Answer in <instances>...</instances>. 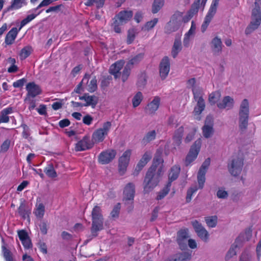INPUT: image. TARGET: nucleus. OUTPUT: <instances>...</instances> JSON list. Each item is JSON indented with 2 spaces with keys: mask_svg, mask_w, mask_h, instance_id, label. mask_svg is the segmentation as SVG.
Here are the masks:
<instances>
[{
  "mask_svg": "<svg viewBox=\"0 0 261 261\" xmlns=\"http://www.w3.org/2000/svg\"><path fill=\"white\" fill-rule=\"evenodd\" d=\"M163 163L161 155L158 153L153 158L152 164L147 171L144 179L145 185L144 187L145 193H149L155 187L160 181V174H156L155 172L156 167L160 163Z\"/></svg>",
  "mask_w": 261,
  "mask_h": 261,
  "instance_id": "f257e3e1",
  "label": "nucleus"
},
{
  "mask_svg": "<svg viewBox=\"0 0 261 261\" xmlns=\"http://www.w3.org/2000/svg\"><path fill=\"white\" fill-rule=\"evenodd\" d=\"M92 227L91 232L92 237H96L98 235V231L103 229V216L101 210L99 206L95 205L92 209Z\"/></svg>",
  "mask_w": 261,
  "mask_h": 261,
  "instance_id": "f03ea898",
  "label": "nucleus"
},
{
  "mask_svg": "<svg viewBox=\"0 0 261 261\" xmlns=\"http://www.w3.org/2000/svg\"><path fill=\"white\" fill-rule=\"evenodd\" d=\"M134 15L132 10H122L116 14L113 18L112 27L116 33L121 32V25L126 24L133 18Z\"/></svg>",
  "mask_w": 261,
  "mask_h": 261,
  "instance_id": "7ed1b4c3",
  "label": "nucleus"
},
{
  "mask_svg": "<svg viewBox=\"0 0 261 261\" xmlns=\"http://www.w3.org/2000/svg\"><path fill=\"white\" fill-rule=\"evenodd\" d=\"M249 115V103L248 99H244L240 106L239 111V126L244 131L248 126Z\"/></svg>",
  "mask_w": 261,
  "mask_h": 261,
  "instance_id": "20e7f679",
  "label": "nucleus"
},
{
  "mask_svg": "<svg viewBox=\"0 0 261 261\" xmlns=\"http://www.w3.org/2000/svg\"><path fill=\"white\" fill-rule=\"evenodd\" d=\"M244 155L242 152L235 153L232 157L230 164L228 166L230 173L234 176L239 175L242 171L244 165Z\"/></svg>",
  "mask_w": 261,
  "mask_h": 261,
  "instance_id": "39448f33",
  "label": "nucleus"
},
{
  "mask_svg": "<svg viewBox=\"0 0 261 261\" xmlns=\"http://www.w3.org/2000/svg\"><path fill=\"white\" fill-rule=\"evenodd\" d=\"M111 126L112 123L110 121L104 122L102 127L96 129L93 133L91 137L92 143L94 144L102 142L108 136Z\"/></svg>",
  "mask_w": 261,
  "mask_h": 261,
  "instance_id": "423d86ee",
  "label": "nucleus"
},
{
  "mask_svg": "<svg viewBox=\"0 0 261 261\" xmlns=\"http://www.w3.org/2000/svg\"><path fill=\"white\" fill-rule=\"evenodd\" d=\"M192 91L194 99L197 102L196 106L195 107L193 111V114L194 115L198 116L204 110L205 106V102L203 98V91L202 88L199 86L193 88Z\"/></svg>",
  "mask_w": 261,
  "mask_h": 261,
  "instance_id": "0eeeda50",
  "label": "nucleus"
},
{
  "mask_svg": "<svg viewBox=\"0 0 261 261\" xmlns=\"http://www.w3.org/2000/svg\"><path fill=\"white\" fill-rule=\"evenodd\" d=\"M261 23L260 8L254 7L251 13V21L245 29V33L249 35L257 29Z\"/></svg>",
  "mask_w": 261,
  "mask_h": 261,
  "instance_id": "6e6552de",
  "label": "nucleus"
},
{
  "mask_svg": "<svg viewBox=\"0 0 261 261\" xmlns=\"http://www.w3.org/2000/svg\"><path fill=\"white\" fill-rule=\"evenodd\" d=\"M135 193V185L132 182L127 184L124 189V197L123 201L125 205H128V211H131L133 208V202Z\"/></svg>",
  "mask_w": 261,
  "mask_h": 261,
  "instance_id": "1a4fd4ad",
  "label": "nucleus"
},
{
  "mask_svg": "<svg viewBox=\"0 0 261 261\" xmlns=\"http://www.w3.org/2000/svg\"><path fill=\"white\" fill-rule=\"evenodd\" d=\"M182 20V13L179 12H175L166 25V32L170 33L177 31L181 25Z\"/></svg>",
  "mask_w": 261,
  "mask_h": 261,
  "instance_id": "9d476101",
  "label": "nucleus"
},
{
  "mask_svg": "<svg viewBox=\"0 0 261 261\" xmlns=\"http://www.w3.org/2000/svg\"><path fill=\"white\" fill-rule=\"evenodd\" d=\"M131 150L127 149L119 158L118 161V171L121 175H123L126 171L130 161Z\"/></svg>",
  "mask_w": 261,
  "mask_h": 261,
  "instance_id": "9b49d317",
  "label": "nucleus"
},
{
  "mask_svg": "<svg viewBox=\"0 0 261 261\" xmlns=\"http://www.w3.org/2000/svg\"><path fill=\"white\" fill-rule=\"evenodd\" d=\"M116 154V151L114 149H108L103 151L98 155V162L102 165L108 164L114 160Z\"/></svg>",
  "mask_w": 261,
  "mask_h": 261,
  "instance_id": "f8f14e48",
  "label": "nucleus"
},
{
  "mask_svg": "<svg viewBox=\"0 0 261 261\" xmlns=\"http://www.w3.org/2000/svg\"><path fill=\"white\" fill-rule=\"evenodd\" d=\"M189 238V231L188 229H182L178 231L176 241L181 250L187 249V243Z\"/></svg>",
  "mask_w": 261,
  "mask_h": 261,
  "instance_id": "ddd939ff",
  "label": "nucleus"
},
{
  "mask_svg": "<svg viewBox=\"0 0 261 261\" xmlns=\"http://www.w3.org/2000/svg\"><path fill=\"white\" fill-rule=\"evenodd\" d=\"M192 225L198 237L206 242L209 238V233L203 225L197 220L193 221Z\"/></svg>",
  "mask_w": 261,
  "mask_h": 261,
  "instance_id": "4468645a",
  "label": "nucleus"
},
{
  "mask_svg": "<svg viewBox=\"0 0 261 261\" xmlns=\"http://www.w3.org/2000/svg\"><path fill=\"white\" fill-rule=\"evenodd\" d=\"M180 171V167L178 165L173 166L170 170L168 175V182L166 185V187L164 189V196L166 195L169 190L171 182L177 179Z\"/></svg>",
  "mask_w": 261,
  "mask_h": 261,
  "instance_id": "2eb2a0df",
  "label": "nucleus"
},
{
  "mask_svg": "<svg viewBox=\"0 0 261 261\" xmlns=\"http://www.w3.org/2000/svg\"><path fill=\"white\" fill-rule=\"evenodd\" d=\"M26 90L28 92L27 94L26 100L29 97H35L41 93L42 90L40 86L36 84L34 82H30L26 86Z\"/></svg>",
  "mask_w": 261,
  "mask_h": 261,
  "instance_id": "dca6fc26",
  "label": "nucleus"
},
{
  "mask_svg": "<svg viewBox=\"0 0 261 261\" xmlns=\"http://www.w3.org/2000/svg\"><path fill=\"white\" fill-rule=\"evenodd\" d=\"M151 159V155L149 152H145L137 164L134 171L133 172V175L134 176H137L139 172L142 170L143 168L146 165V164Z\"/></svg>",
  "mask_w": 261,
  "mask_h": 261,
  "instance_id": "f3484780",
  "label": "nucleus"
},
{
  "mask_svg": "<svg viewBox=\"0 0 261 261\" xmlns=\"http://www.w3.org/2000/svg\"><path fill=\"white\" fill-rule=\"evenodd\" d=\"M80 100H84L86 102L84 103L85 107L91 106L94 108L98 103V98L95 95H89L88 94H84L83 96H80Z\"/></svg>",
  "mask_w": 261,
  "mask_h": 261,
  "instance_id": "a211bd4d",
  "label": "nucleus"
},
{
  "mask_svg": "<svg viewBox=\"0 0 261 261\" xmlns=\"http://www.w3.org/2000/svg\"><path fill=\"white\" fill-rule=\"evenodd\" d=\"M19 215L24 219L29 217L31 213V210L27 204L26 201L23 199H20V205L17 210Z\"/></svg>",
  "mask_w": 261,
  "mask_h": 261,
  "instance_id": "6ab92c4d",
  "label": "nucleus"
},
{
  "mask_svg": "<svg viewBox=\"0 0 261 261\" xmlns=\"http://www.w3.org/2000/svg\"><path fill=\"white\" fill-rule=\"evenodd\" d=\"M160 98L159 96H155L153 99L149 103L145 109L146 113L152 114L158 109L160 103Z\"/></svg>",
  "mask_w": 261,
  "mask_h": 261,
  "instance_id": "aec40b11",
  "label": "nucleus"
},
{
  "mask_svg": "<svg viewBox=\"0 0 261 261\" xmlns=\"http://www.w3.org/2000/svg\"><path fill=\"white\" fill-rule=\"evenodd\" d=\"M211 47L214 55L218 56L222 51V43L220 38L216 37L213 38L211 42Z\"/></svg>",
  "mask_w": 261,
  "mask_h": 261,
  "instance_id": "412c9836",
  "label": "nucleus"
},
{
  "mask_svg": "<svg viewBox=\"0 0 261 261\" xmlns=\"http://www.w3.org/2000/svg\"><path fill=\"white\" fill-rule=\"evenodd\" d=\"M124 63V62L123 60H120L113 64L110 66L109 69L110 73L113 75L115 78L120 77L121 74L120 71L122 68Z\"/></svg>",
  "mask_w": 261,
  "mask_h": 261,
  "instance_id": "4be33fe9",
  "label": "nucleus"
},
{
  "mask_svg": "<svg viewBox=\"0 0 261 261\" xmlns=\"http://www.w3.org/2000/svg\"><path fill=\"white\" fill-rule=\"evenodd\" d=\"M233 99L229 96H226L221 101L217 103V107L220 109L230 110L233 108Z\"/></svg>",
  "mask_w": 261,
  "mask_h": 261,
  "instance_id": "5701e85b",
  "label": "nucleus"
},
{
  "mask_svg": "<svg viewBox=\"0 0 261 261\" xmlns=\"http://www.w3.org/2000/svg\"><path fill=\"white\" fill-rule=\"evenodd\" d=\"M206 1L207 0H196L192 4L191 8L189 11L188 13L190 14V15L194 16L198 12L200 7H202V9H203Z\"/></svg>",
  "mask_w": 261,
  "mask_h": 261,
  "instance_id": "b1692460",
  "label": "nucleus"
},
{
  "mask_svg": "<svg viewBox=\"0 0 261 261\" xmlns=\"http://www.w3.org/2000/svg\"><path fill=\"white\" fill-rule=\"evenodd\" d=\"M19 31L16 28L14 27L9 31L5 37V43L7 45H11L14 42Z\"/></svg>",
  "mask_w": 261,
  "mask_h": 261,
  "instance_id": "393cba45",
  "label": "nucleus"
},
{
  "mask_svg": "<svg viewBox=\"0 0 261 261\" xmlns=\"http://www.w3.org/2000/svg\"><path fill=\"white\" fill-rule=\"evenodd\" d=\"M13 112V109L11 107H8L4 109L0 113V124L2 123H8L10 121L8 115Z\"/></svg>",
  "mask_w": 261,
  "mask_h": 261,
  "instance_id": "a878e982",
  "label": "nucleus"
},
{
  "mask_svg": "<svg viewBox=\"0 0 261 261\" xmlns=\"http://www.w3.org/2000/svg\"><path fill=\"white\" fill-rule=\"evenodd\" d=\"M182 46L180 41V35H176L173 46L171 51V55L172 57L175 58L177 56L178 54L181 50Z\"/></svg>",
  "mask_w": 261,
  "mask_h": 261,
  "instance_id": "bb28decb",
  "label": "nucleus"
},
{
  "mask_svg": "<svg viewBox=\"0 0 261 261\" xmlns=\"http://www.w3.org/2000/svg\"><path fill=\"white\" fill-rule=\"evenodd\" d=\"M199 152V148H192L185 160V165H189L193 161H194L197 156Z\"/></svg>",
  "mask_w": 261,
  "mask_h": 261,
  "instance_id": "cd10ccee",
  "label": "nucleus"
},
{
  "mask_svg": "<svg viewBox=\"0 0 261 261\" xmlns=\"http://www.w3.org/2000/svg\"><path fill=\"white\" fill-rule=\"evenodd\" d=\"M252 237V230L251 228H248L245 230L244 231L241 233L238 237L236 239V243L240 245L239 243L240 240L242 239L245 242L249 241Z\"/></svg>",
  "mask_w": 261,
  "mask_h": 261,
  "instance_id": "c85d7f7f",
  "label": "nucleus"
},
{
  "mask_svg": "<svg viewBox=\"0 0 261 261\" xmlns=\"http://www.w3.org/2000/svg\"><path fill=\"white\" fill-rule=\"evenodd\" d=\"M44 172L49 178H54L58 176L52 163H49L47 164L46 166L44 169Z\"/></svg>",
  "mask_w": 261,
  "mask_h": 261,
  "instance_id": "c756f323",
  "label": "nucleus"
},
{
  "mask_svg": "<svg viewBox=\"0 0 261 261\" xmlns=\"http://www.w3.org/2000/svg\"><path fill=\"white\" fill-rule=\"evenodd\" d=\"M156 132L154 130L148 132L143 137L141 141L143 145H146L148 143L153 140L155 138Z\"/></svg>",
  "mask_w": 261,
  "mask_h": 261,
  "instance_id": "7c9ffc66",
  "label": "nucleus"
},
{
  "mask_svg": "<svg viewBox=\"0 0 261 261\" xmlns=\"http://www.w3.org/2000/svg\"><path fill=\"white\" fill-rule=\"evenodd\" d=\"M219 2V0H213L210 8L205 17L211 19L213 18L214 16L216 14Z\"/></svg>",
  "mask_w": 261,
  "mask_h": 261,
  "instance_id": "2f4dec72",
  "label": "nucleus"
},
{
  "mask_svg": "<svg viewBox=\"0 0 261 261\" xmlns=\"http://www.w3.org/2000/svg\"><path fill=\"white\" fill-rule=\"evenodd\" d=\"M239 245V244L236 243V241L234 242L226 254L225 259L226 260H229L237 254V250L239 249L237 248V246Z\"/></svg>",
  "mask_w": 261,
  "mask_h": 261,
  "instance_id": "473e14b6",
  "label": "nucleus"
},
{
  "mask_svg": "<svg viewBox=\"0 0 261 261\" xmlns=\"http://www.w3.org/2000/svg\"><path fill=\"white\" fill-rule=\"evenodd\" d=\"M137 34L136 29L134 28L129 29L127 33L126 43L127 44H132L135 40Z\"/></svg>",
  "mask_w": 261,
  "mask_h": 261,
  "instance_id": "72a5a7b5",
  "label": "nucleus"
},
{
  "mask_svg": "<svg viewBox=\"0 0 261 261\" xmlns=\"http://www.w3.org/2000/svg\"><path fill=\"white\" fill-rule=\"evenodd\" d=\"M184 133V128L183 127L181 126L179 127L175 132L174 136H173V139L174 141L176 143V145H179L181 140L182 137Z\"/></svg>",
  "mask_w": 261,
  "mask_h": 261,
  "instance_id": "f704fd0d",
  "label": "nucleus"
},
{
  "mask_svg": "<svg viewBox=\"0 0 261 261\" xmlns=\"http://www.w3.org/2000/svg\"><path fill=\"white\" fill-rule=\"evenodd\" d=\"M207 226L209 227H215L217 224V217L216 216L206 217L204 218Z\"/></svg>",
  "mask_w": 261,
  "mask_h": 261,
  "instance_id": "c9c22d12",
  "label": "nucleus"
},
{
  "mask_svg": "<svg viewBox=\"0 0 261 261\" xmlns=\"http://www.w3.org/2000/svg\"><path fill=\"white\" fill-rule=\"evenodd\" d=\"M220 97L221 93L219 91L212 92L209 95L208 101L212 105H213L219 100Z\"/></svg>",
  "mask_w": 261,
  "mask_h": 261,
  "instance_id": "e433bc0d",
  "label": "nucleus"
},
{
  "mask_svg": "<svg viewBox=\"0 0 261 261\" xmlns=\"http://www.w3.org/2000/svg\"><path fill=\"white\" fill-rule=\"evenodd\" d=\"M45 207L43 203H39L36 208L35 210L34 214L35 216L39 219H42L44 215Z\"/></svg>",
  "mask_w": 261,
  "mask_h": 261,
  "instance_id": "4c0bfd02",
  "label": "nucleus"
},
{
  "mask_svg": "<svg viewBox=\"0 0 261 261\" xmlns=\"http://www.w3.org/2000/svg\"><path fill=\"white\" fill-rule=\"evenodd\" d=\"M42 11L39 12L38 14H32L30 15H28L26 18L23 19L21 20L20 24V27L19 28V30H20L25 25H26L27 23L31 21L32 20H33L34 18L36 17V16L39 15Z\"/></svg>",
  "mask_w": 261,
  "mask_h": 261,
  "instance_id": "58836bf2",
  "label": "nucleus"
},
{
  "mask_svg": "<svg viewBox=\"0 0 261 261\" xmlns=\"http://www.w3.org/2000/svg\"><path fill=\"white\" fill-rule=\"evenodd\" d=\"M2 251L4 257L6 261H15L13 257L12 253L5 246H2Z\"/></svg>",
  "mask_w": 261,
  "mask_h": 261,
  "instance_id": "ea45409f",
  "label": "nucleus"
},
{
  "mask_svg": "<svg viewBox=\"0 0 261 261\" xmlns=\"http://www.w3.org/2000/svg\"><path fill=\"white\" fill-rule=\"evenodd\" d=\"M143 99V95L141 92H138L132 99L133 106L134 108L138 107Z\"/></svg>",
  "mask_w": 261,
  "mask_h": 261,
  "instance_id": "a19ab883",
  "label": "nucleus"
},
{
  "mask_svg": "<svg viewBox=\"0 0 261 261\" xmlns=\"http://www.w3.org/2000/svg\"><path fill=\"white\" fill-rule=\"evenodd\" d=\"M206 173L202 172L201 171H198L197 174V180L198 187L199 189H202L205 181V175Z\"/></svg>",
  "mask_w": 261,
  "mask_h": 261,
  "instance_id": "79ce46f5",
  "label": "nucleus"
},
{
  "mask_svg": "<svg viewBox=\"0 0 261 261\" xmlns=\"http://www.w3.org/2000/svg\"><path fill=\"white\" fill-rule=\"evenodd\" d=\"M88 84V91L91 93L95 92L97 89V80L96 76H94L90 83Z\"/></svg>",
  "mask_w": 261,
  "mask_h": 261,
  "instance_id": "37998d69",
  "label": "nucleus"
},
{
  "mask_svg": "<svg viewBox=\"0 0 261 261\" xmlns=\"http://www.w3.org/2000/svg\"><path fill=\"white\" fill-rule=\"evenodd\" d=\"M144 57V54L140 53L135 57H134L133 58H132L128 62V64L130 65L131 66H133L134 65L137 64L139 63L143 58Z\"/></svg>",
  "mask_w": 261,
  "mask_h": 261,
  "instance_id": "c03bdc74",
  "label": "nucleus"
},
{
  "mask_svg": "<svg viewBox=\"0 0 261 261\" xmlns=\"http://www.w3.org/2000/svg\"><path fill=\"white\" fill-rule=\"evenodd\" d=\"M90 77V75L88 73H86L82 81L77 85L76 87L75 88L74 92L76 93H80L81 92V88L83 83L86 82V84H88Z\"/></svg>",
  "mask_w": 261,
  "mask_h": 261,
  "instance_id": "a18cd8bd",
  "label": "nucleus"
},
{
  "mask_svg": "<svg viewBox=\"0 0 261 261\" xmlns=\"http://www.w3.org/2000/svg\"><path fill=\"white\" fill-rule=\"evenodd\" d=\"M163 5V0H154L152 7V12L156 13Z\"/></svg>",
  "mask_w": 261,
  "mask_h": 261,
  "instance_id": "49530a36",
  "label": "nucleus"
},
{
  "mask_svg": "<svg viewBox=\"0 0 261 261\" xmlns=\"http://www.w3.org/2000/svg\"><path fill=\"white\" fill-rule=\"evenodd\" d=\"M131 66L129 65L128 63L126 65L124 68L123 69L122 73V80L123 82H125L128 79L130 72Z\"/></svg>",
  "mask_w": 261,
  "mask_h": 261,
  "instance_id": "de8ad7c7",
  "label": "nucleus"
},
{
  "mask_svg": "<svg viewBox=\"0 0 261 261\" xmlns=\"http://www.w3.org/2000/svg\"><path fill=\"white\" fill-rule=\"evenodd\" d=\"M177 261H187L191 258V254L188 252H183L175 254Z\"/></svg>",
  "mask_w": 261,
  "mask_h": 261,
  "instance_id": "09e8293b",
  "label": "nucleus"
},
{
  "mask_svg": "<svg viewBox=\"0 0 261 261\" xmlns=\"http://www.w3.org/2000/svg\"><path fill=\"white\" fill-rule=\"evenodd\" d=\"M202 133L205 138H208L211 137L214 133L213 127L203 126L202 127Z\"/></svg>",
  "mask_w": 261,
  "mask_h": 261,
  "instance_id": "8fccbe9b",
  "label": "nucleus"
},
{
  "mask_svg": "<svg viewBox=\"0 0 261 261\" xmlns=\"http://www.w3.org/2000/svg\"><path fill=\"white\" fill-rule=\"evenodd\" d=\"M121 206L120 203H118L111 212V217L112 218H117L119 217Z\"/></svg>",
  "mask_w": 261,
  "mask_h": 261,
  "instance_id": "3c124183",
  "label": "nucleus"
},
{
  "mask_svg": "<svg viewBox=\"0 0 261 261\" xmlns=\"http://www.w3.org/2000/svg\"><path fill=\"white\" fill-rule=\"evenodd\" d=\"M196 26L195 22L192 21L191 23V26L190 30L188 31L187 33H186L185 35V36L189 37L190 38H192L194 37L195 34Z\"/></svg>",
  "mask_w": 261,
  "mask_h": 261,
  "instance_id": "603ef678",
  "label": "nucleus"
},
{
  "mask_svg": "<svg viewBox=\"0 0 261 261\" xmlns=\"http://www.w3.org/2000/svg\"><path fill=\"white\" fill-rule=\"evenodd\" d=\"M31 54V48L29 46L23 47L20 51V56L21 59H25Z\"/></svg>",
  "mask_w": 261,
  "mask_h": 261,
  "instance_id": "864d4df0",
  "label": "nucleus"
},
{
  "mask_svg": "<svg viewBox=\"0 0 261 261\" xmlns=\"http://www.w3.org/2000/svg\"><path fill=\"white\" fill-rule=\"evenodd\" d=\"M158 21V19L157 18H154L153 20L147 22L144 27L143 28V29L145 30H149L153 28L155 25L157 23Z\"/></svg>",
  "mask_w": 261,
  "mask_h": 261,
  "instance_id": "5fc2aeb1",
  "label": "nucleus"
},
{
  "mask_svg": "<svg viewBox=\"0 0 261 261\" xmlns=\"http://www.w3.org/2000/svg\"><path fill=\"white\" fill-rule=\"evenodd\" d=\"M170 61L168 57H164V78L168 74L170 71Z\"/></svg>",
  "mask_w": 261,
  "mask_h": 261,
  "instance_id": "6e6d98bb",
  "label": "nucleus"
},
{
  "mask_svg": "<svg viewBox=\"0 0 261 261\" xmlns=\"http://www.w3.org/2000/svg\"><path fill=\"white\" fill-rule=\"evenodd\" d=\"M146 75L145 73H142L138 79L137 85L138 87H144L146 84Z\"/></svg>",
  "mask_w": 261,
  "mask_h": 261,
  "instance_id": "4d7b16f0",
  "label": "nucleus"
},
{
  "mask_svg": "<svg viewBox=\"0 0 261 261\" xmlns=\"http://www.w3.org/2000/svg\"><path fill=\"white\" fill-rule=\"evenodd\" d=\"M217 196L220 199H226L228 196V192L223 189H220L217 192Z\"/></svg>",
  "mask_w": 261,
  "mask_h": 261,
  "instance_id": "13d9d810",
  "label": "nucleus"
},
{
  "mask_svg": "<svg viewBox=\"0 0 261 261\" xmlns=\"http://www.w3.org/2000/svg\"><path fill=\"white\" fill-rule=\"evenodd\" d=\"M27 82V80L25 78H22L14 82L13 83V86L14 88H21L23 86L24 83Z\"/></svg>",
  "mask_w": 261,
  "mask_h": 261,
  "instance_id": "bf43d9fd",
  "label": "nucleus"
},
{
  "mask_svg": "<svg viewBox=\"0 0 261 261\" xmlns=\"http://www.w3.org/2000/svg\"><path fill=\"white\" fill-rule=\"evenodd\" d=\"M210 159L207 158L205 161L203 163L201 167L200 168L199 171H201L202 172L206 173L207 169L210 166Z\"/></svg>",
  "mask_w": 261,
  "mask_h": 261,
  "instance_id": "052dcab7",
  "label": "nucleus"
},
{
  "mask_svg": "<svg viewBox=\"0 0 261 261\" xmlns=\"http://www.w3.org/2000/svg\"><path fill=\"white\" fill-rule=\"evenodd\" d=\"M21 242L25 249H30L32 247V243L29 237Z\"/></svg>",
  "mask_w": 261,
  "mask_h": 261,
  "instance_id": "680f3d73",
  "label": "nucleus"
},
{
  "mask_svg": "<svg viewBox=\"0 0 261 261\" xmlns=\"http://www.w3.org/2000/svg\"><path fill=\"white\" fill-rule=\"evenodd\" d=\"M11 8L14 9H18L22 7L21 0H13L11 5Z\"/></svg>",
  "mask_w": 261,
  "mask_h": 261,
  "instance_id": "e2e57ef3",
  "label": "nucleus"
},
{
  "mask_svg": "<svg viewBox=\"0 0 261 261\" xmlns=\"http://www.w3.org/2000/svg\"><path fill=\"white\" fill-rule=\"evenodd\" d=\"M197 190V188L196 187H193L188 191L186 197V200L188 202L191 201L193 194L196 192Z\"/></svg>",
  "mask_w": 261,
  "mask_h": 261,
  "instance_id": "0e129e2a",
  "label": "nucleus"
},
{
  "mask_svg": "<svg viewBox=\"0 0 261 261\" xmlns=\"http://www.w3.org/2000/svg\"><path fill=\"white\" fill-rule=\"evenodd\" d=\"M18 236L20 241L27 239L29 237L28 232L23 229L19 230L18 231Z\"/></svg>",
  "mask_w": 261,
  "mask_h": 261,
  "instance_id": "69168bd1",
  "label": "nucleus"
},
{
  "mask_svg": "<svg viewBox=\"0 0 261 261\" xmlns=\"http://www.w3.org/2000/svg\"><path fill=\"white\" fill-rule=\"evenodd\" d=\"M252 255L248 252L243 253L240 258V261H251Z\"/></svg>",
  "mask_w": 261,
  "mask_h": 261,
  "instance_id": "338daca9",
  "label": "nucleus"
},
{
  "mask_svg": "<svg viewBox=\"0 0 261 261\" xmlns=\"http://www.w3.org/2000/svg\"><path fill=\"white\" fill-rule=\"evenodd\" d=\"M256 258L257 261H260L261 257V239L257 244L256 248Z\"/></svg>",
  "mask_w": 261,
  "mask_h": 261,
  "instance_id": "774afa93",
  "label": "nucleus"
}]
</instances>
